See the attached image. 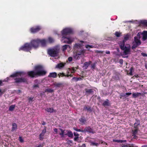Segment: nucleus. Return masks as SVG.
I'll use <instances>...</instances> for the list:
<instances>
[{"instance_id": "27", "label": "nucleus", "mask_w": 147, "mask_h": 147, "mask_svg": "<svg viewBox=\"0 0 147 147\" xmlns=\"http://www.w3.org/2000/svg\"><path fill=\"white\" fill-rule=\"evenodd\" d=\"M17 128V125L16 123H14L12 124V127L11 131H15Z\"/></svg>"}, {"instance_id": "62", "label": "nucleus", "mask_w": 147, "mask_h": 147, "mask_svg": "<svg viewBox=\"0 0 147 147\" xmlns=\"http://www.w3.org/2000/svg\"><path fill=\"white\" fill-rule=\"evenodd\" d=\"M134 70V68L132 67H131L130 69V71H131V72H133V71Z\"/></svg>"}, {"instance_id": "41", "label": "nucleus", "mask_w": 147, "mask_h": 147, "mask_svg": "<svg viewBox=\"0 0 147 147\" xmlns=\"http://www.w3.org/2000/svg\"><path fill=\"white\" fill-rule=\"evenodd\" d=\"M121 33L118 32H116L115 33V36L117 37H119L120 36Z\"/></svg>"}, {"instance_id": "58", "label": "nucleus", "mask_w": 147, "mask_h": 147, "mask_svg": "<svg viewBox=\"0 0 147 147\" xmlns=\"http://www.w3.org/2000/svg\"><path fill=\"white\" fill-rule=\"evenodd\" d=\"M79 138V137H75L74 138V140L75 141H76Z\"/></svg>"}, {"instance_id": "32", "label": "nucleus", "mask_w": 147, "mask_h": 147, "mask_svg": "<svg viewBox=\"0 0 147 147\" xmlns=\"http://www.w3.org/2000/svg\"><path fill=\"white\" fill-rule=\"evenodd\" d=\"M53 92L54 90L51 88L46 89L45 91V92H48L49 93H52Z\"/></svg>"}, {"instance_id": "50", "label": "nucleus", "mask_w": 147, "mask_h": 147, "mask_svg": "<svg viewBox=\"0 0 147 147\" xmlns=\"http://www.w3.org/2000/svg\"><path fill=\"white\" fill-rule=\"evenodd\" d=\"M74 136L75 137H79V134L76 132H74Z\"/></svg>"}, {"instance_id": "23", "label": "nucleus", "mask_w": 147, "mask_h": 147, "mask_svg": "<svg viewBox=\"0 0 147 147\" xmlns=\"http://www.w3.org/2000/svg\"><path fill=\"white\" fill-rule=\"evenodd\" d=\"M125 42L123 40V41L119 43V45L120 49H123V48L125 47Z\"/></svg>"}, {"instance_id": "20", "label": "nucleus", "mask_w": 147, "mask_h": 147, "mask_svg": "<svg viewBox=\"0 0 147 147\" xmlns=\"http://www.w3.org/2000/svg\"><path fill=\"white\" fill-rule=\"evenodd\" d=\"M65 63H58L56 65L55 68L61 69L63 68L65 66Z\"/></svg>"}, {"instance_id": "2", "label": "nucleus", "mask_w": 147, "mask_h": 147, "mask_svg": "<svg viewBox=\"0 0 147 147\" xmlns=\"http://www.w3.org/2000/svg\"><path fill=\"white\" fill-rule=\"evenodd\" d=\"M73 31L71 29L69 28H65L61 32L62 35L63 36L62 37L63 42L66 43L70 44L72 41L70 37H66L68 35L72 33Z\"/></svg>"}, {"instance_id": "55", "label": "nucleus", "mask_w": 147, "mask_h": 147, "mask_svg": "<svg viewBox=\"0 0 147 147\" xmlns=\"http://www.w3.org/2000/svg\"><path fill=\"white\" fill-rule=\"evenodd\" d=\"M119 63L121 64H122L123 63V60L122 59H121L119 61Z\"/></svg>"}, {"instance_id": "56", "label": "nucleus", "mask_w": 147, "mask_h": 147, "mask_svg": "<svg viewBox=\"0 0 147 147\" xmlns=\"http://www.w3.org/2000/svg\"><path fill=\"white\" fill-rule=\"evenodd\" d=\"M66 77H68L69 76H70L71 77H72L73 76V75L72 74H67L66 75Z\"/></svg>"}, {"instance_id": "9", "label": "nucleus", "mask_w": 147, "mask_h": 147, "mask_svg": "<svg viewBox=\"0 0 147 147\" xmlns=\"http://www.w3.org/2000/svg\"><path fill=\"white\" fill-rule=\"evenodd\" d=\"M131 49L130 46L129 45H127L125 47L123 48V49H121L123 51V53L124 55H126L129 54L130 52Z\"/></svg>"}, {"instance_id": "59", "label": "nucleus", "mask_w": 147, "mask_h": 147, "mask_svg": "<svg viewBox=\"0 0 147 147\" xmlns=\"http://www.w3.org/2000/svg\"><path fill=\"white\" fill-rule=\"evenodd\" d=\"M131 92H128V93H125V95H127V96H129L130 95H131Z\"/></svg>"}, {"instance_id": "1", "label": "nucleus", "mask_w": 147, "mask_h": 147, "mask_svg": "<svg viewBox=\"0 0 147 147\" xmlns=\"http://www.w3.org/2000/svg\"><path fill=\"white\" fill-rule=\"evenodd\" d=\"M42 66L38 65L35 66L34 70L28 71L27 73L28 75L31 78H36L38 77L44 76L46 75L47 72L43 70Z\"/></svg>"}, {"instance_id": "29", "label": "nucleus", "mask_w": 147, "mask_h": 147, "mask_svg": "<svg viewBox=\"0 0 147 147\" xmlns=\"http://www.w3.org/2000/svg\"><path fill=\"white\" fill-rule=\"evenodd\" d=\"M85 91L86 93H88V94L92 93L93 92V91L92 89H85Z\"/></svg>"}, {"instance_id": "31", "label": "nucleus", "mask_w": 147, "mask_h": 147, "mask_svg": "<svg viewBox=\"0 0 147 147\" xmlns=\"http://www.w3.org/2000/svg\"><path fill=\"white\" fill-rule=\"evenodd\" d=\"M63 85V84L61 83H57L55 82L54 83V85L57 87H60L62 86Z\"/></svg>"}, {"instance_id": "37", "label": "nucleus", "mask_w": 147, "mask_h": 147, "mask_svg": "<svg viewBox=\"0 0 147 147\" xmlns=\"http://www.w3.org/2000/svg\"><path fill=\"white\" fill-rule=\"evenodd\" d=\"M141 23L145 26H147V20H142L141 21Z\"/></svg>"}, {"instance_id": "36", "label": "nucleus", "mask_w": 147, "mask_h": 147, "mask_svg": "<svg viewBox=\"0 0 147 147\" xmlns=\"http://www.w3.org/2000/svg\"><path fill=\"white\" fill-rule=\"evenodd\" d=\"M73 129L77 131L81 132H84V130L83 129H78L75 127H74Z\"/></svg>"}, {"instance_id": "5", "label": "nucleus", "mask_w": 147, "mask_h": 147, "mask_svg": "<svg viewBox=\"0 0 147 147\" xmlns=\"http://www.w3.org/2000/svg\"><path fill=\"white\" fill-rule=\"evenodd\" d=\"M48 54L51 57H57L59 53V49L57 48L50 49H48Z\"/></svg>"}, {"instance_id": "10", "label": "nucleus", "mask_w": 147, "mask_h": 147, "mask_svg": "<svg viewBox=\"0 0 147 147\" xmlns=\"http://www.w3.org/2000/svg\"><path fill=\"white\" fill-rule=\"evenodd\" d=\"M41 29V28L40 26H36L31 28L30 29V31L31 33H35L38 32Z\"/></svg>"}, {"instance_id": "54", "label": "nucleus", "mask_w": 147, "mask_h": 147, "mask_svg": "<svg viewBox=\"0 0 147 147\" xmlns=\"http://www.w3.org/2000/svg\"><path fill=\"white\" fill-rule=\"evenodd\" d=\"M61 77H63V76H65V77H66V75L65 74L63 73H61Z\"/></svg>"}, {"instance_id": "26", "label": "nucleus", "mask_w": 147, "mask_h": 147, "mask_svg": "<svg viewBox=\"0 0 147 147\" xmlns=\"http://www.w3.org/2000/svg\"><path fill=\"white\" fill-rule=\"evenodd\" d=\"M109 100L108 99H107L103 103L102 105L104 107L105 106H109Z\"/></svg>"}, {"instance_id": "47", "label": "nucleus", "mask_w": 147, "mask_h": 147, "mask_svg": "<svg viewBox=\"0 0 147 147\" xmlns=\"http://www.w3.org/2000/svg\"><path fill=\"white\" fill-rule=\"evenodd\" d=\"M19 140L20 142L22 143L23 142H24V140L23 138H22V137L20 136L19 137Z\"/></svg>"}, {"instance_id": "45", "label": "nucleus", "mask_w": 147, "mask_h": 147, "mask_svg": "<svg viewBox=\"0 0 147 147\" xmlns=\"http://www.w3.org/2000/svg\"><path fill=\"white\" fill-rule=\"evenodd\" d=\"M48 40L49 41L50 43H52L54 42L53 39L51 37H49L48 38Z\"/></svg>"}, {"instance_id": "53", "label": "nucleus", "mask_w": 147, "mask_h": 147, "mask_svg": "<svg viewBox=\"0 0 147 147\" xmlns=\"http://www.w3.org/2000/svg\"><path fill=\"white\" fill-rule=\"evenodd\" d=\"M68 60L69 61H71L72 60V58L71 57H69L68 59Z\"/></svg>"}, {"instance_id": "60", "label": "nucleus", "mask_w": 147, "mask_h": 147, "mask_svg": "<svg viewBox=\"0 0 147 147\" xmlns=\"http://www.w3.org/2000/svg\"><path fill=\"white\" fill-rule=\"evenodd\" d=\"M57 129L56 128H55L54 129V131L56 133H57Z\"/></svg>"}, {"instance_id": "3", "label": "nucleus", "mask_w": 147, "mask_h": 147, "mask_svg": "<svg viewBox=\"0 0 147 147\" xmlns=\"http://www.w3.org/2000/svg\"><path fill=\"white\" fill-rule=\"evenodd\" d=\"M82 46L80 43H76L74 45V48L76 51L74 57L78 59L80 58L79 55H84L85 52L84 50L82 48Z\"/></svg>"}, {"instance_id": "44", "label": "nucleus", "mask_w": 147, "mask_h": 147, "mask_svg": "<svg viewBox=\"0 0 147 147\" xmlns=\"http://www.w3.org/2000/svg\"><path fill=\"white\" fill-rule=\"evenodd\" d=\"M113 141L114 142L121 143V140H113Z\"/></svg>"}, {"instance_id": "15", "label": "nucleus", "mask_w": 147, "mask_h": 147, "mask_svg": "<svg viewBox=\"0 0 147 147\" xmlns=\"http://www.w3.org/2000/svg\"><path fill=\"white\" fill-rule=\"evenodd\" d=\"M83 130L84 132H88L89 133H94L92 129L89 126L85 127Z\"/></svg>"}, {"instance_id": "22", "label": "nucleus", "mask_w": 147, "mask_h": 147, "mask_svg": "<svg viewBox=\"0 0 147 147\" xmlns=\"http://www.w3.org/2000/svg\"><path fill=\"white\" fill-rule=\"evenodd\" d=\"M45 110L47 111L48 112L52 113L53 112L55 113L56 111L54 110L53 108H47L45 109Z\"/></svg>"}, {"instance_id": "24", "label": "nucleus", "mask_w": 147, "mask_h": 147, "mask_svg": "<svg viewBox=\"0 0 147 147\" xmlns=\"http://www.w3.org/2000/svg\"><path fill=\"white\" fill-rule=\"evenodd\" d=\"M140 121L139 120L136 119V122L134 124V127L135 128H138V126L140 125Z\"/></svg>"}, {"instance_id": "43", "label": "nucleus", "mask_w": 147, "mask_h": 147, "mask_svg": "<svg viewBox=\"0 0 147 147\" xmlns=\"http://www.w3.org/2000/svg\"><path fill=\"white\" fill-rule=\"evenodd\" d=\"M77 69V68L75 67H73L72 70L71 71V73H75L76 71V69Z\"/></svg>"}, {"instance_id": "4", "label": "nucleus", "mask_w": 147, "mask_h": 147, "mask_svg": "<svg viewBox=\"0 0 147 147\" xmlns=\"http://www.w3.org/2000/svg\"><path fill=\"white\" fill-rule=\"evenodd\" d=\"M59 129L61 132L59 133V135L61 136V138L64 137L65 135L67 136L68 137L71 138L73 137V133L71 130H63L61 128Z\"/></svg>"}, {"instance_id": "8", "label": "nucleus", "mask_w": 147, "mask_h": 147, "mask_svg": "<svg viewBox=\"0 0 147 147\" xmlns=\"http://www.w3.org/2000/svg\"><path fill=\"white\" fill-rule=\"evenodd\" d=\"M39 41L38 39H33L31 40L29 44L31 45V48L36 49L38 48L39 47Z\"/></svg>"}, {"instance_id": "17", "label": "nucleus", "mask_w": 147, "mask_h": 147, "mask_svg": "<svg viewBox=\"0 0 147 147\" xmlns=\"http://www.w3.org/2000/svg\"><path fill=\"white\" fill-rule=\"evenodd\" d=\"M39 41V44L40 43L42 47H45L46 45V41L45 39L40 40L38 39Z\"/></svg>"}, {"instance_id": "16", "label": "nucleus", "mask_w": 147, "mask_h": 147, "mask_svg": "<svg viewBox=\"0 0 147 147\" xmlns=\"http://www.w3.org/2000/svg\"><path fill=\"white\" fill-rule=\"evenodd\" d=\"M92 63V62L91 61L85 62L84 64L83 67H84L85 69H87L88 66L91 64Z\"/></svg>"}, {"instance_id": "57", "label": "nucleus", "mask_w": 147, "mask_h": 147, "mask_svg": "<svg viewBox=\"0 0 147 147\" xmlns=\"http://www.w3.org/2000/svg\"><path fill=\"white\" fill-rule=\"evenodd\" d=\"M73 141L72 140H69L67 141V143L68 144H72L73 143Z\"/></svg>"}, {"instance_id": "52", "label": "nucleus", "mask_w": 147, "mask_h": 147, "mask_svg": "<svg viewBox=\"0 0 147 147\" xmlns=\"http://www.w3.org/2000/svg\"><path fill=\"white\" fill-rule=\"evenodd\" d=\"M125 96V94L121 93L120 94V98H121V97L124 96Z\"/></svg>"}, {"instance_id": "49", "label": "nucleus", "mask_w": 147, "mask_h": 147, "mask_svg": "<svg viewBox=\"0 0 147 147\" xmlns=\"http://www.w3.org/2000/svg\"><path fill=\"white\" fill-rule=\"evenodd\" d=\"M43 145L42 144H40L38 145H36L35 147H43Z\"/></svg>"}, {"instance_id": "39", "label": "nucleus", "mask_w": 147, "mask_h": 147, "mask_svg": "<svg viewBox=\"0 0 147 147\" xmlns=\"http://www.w3.org/2000/svg\"><path fill=\"white\" fill-rule=\"evenodd\" d=\"M71 82H77L78 81V77H73L71 79Z\"/></svg>"}, {"instance_id": "21", "label": "nucleus", "mask_w": 147, "mask_h": 147, "mask_svg": "<svg viewBox=\"0 0 147 147\" xmlns=\"http://www.w3.org/2000/svg\"><path fill=\"white\" fill-rule=\"evenodd\" d=\"M142 40L143 41H145L147 38V31H144L142 33Z\"/></svg>"}, {"instance_id": "38", "label": "nucleus", "mask_w": 147, "mask_h": 147, "mask_svg": "<svg viewBox=\"0 0 147 147\" xmlns=\"http://www.w3.org/2000/svg\"><path fill=\"white\" fill-rule=\"evenodd\" d=\"M130 144H121V147H130Z\"/></svg>"}, {"instance_id": "42", "label": "nucleus", "mask_w": 147, "mask_h": 147, "mask_svg": "<svg viewBox=\"0 0 147 147\" xmlns=\"http://www.w3.org/2000/svg\"><path fill=\"white\" fill-rule=\"evenodd\" d=\"M91 68L92 69H95L96 68V63H94L91 65Z\"/></svg>"}, {"instance_id": "35", "label": "nucleus", "mask_w": 147, "mask_h": 147, "mask_svg": "<svg viewBox=\"0 0 147 147\" xmlns=\"http://www.w3.org/2000/svg\"><path fill=\"white\" fill-rule=\"evenodd\" d=\"M129 35L128 34H127L125 35L124 36V38L123 40V41L126 42L127 40L129 39Z\"/></svg>"}, {"instance_id": "7", "label": "nucleus", "mask_w": 147, "mask_h": 147, "mask_svg": "<svg viewBox=\"0 0 147 147\" xmlns=\"http://www.w3.org/2000/svg\"><path fill=\"white\" fill-rule=\"evenodd\" d=\"M140 38H138L137 36L134 37V42H133V45L131 47V49H135L138 46H139L141 44V42L140 40Z\"/></svg>"}, {"instance_id": "48", "label": "nucleus", "mask_w": 147, "mask_h": 147, "mask_svg": "<svg viewBox=\"0 0 147 147\" xmlns=\"http://www.w3.org/2000/svg\"><path fill=\"white\" fill-rule=\"evenodd\" d=\"M143 57H147V54L144 53H141Z\"/></svg>"}, {"instance_id": "12", "label": "nucleus", "mask_w": 147, "mask_h": 147, "mask_svg": "<svg viewBox=\"0 0 147 147\" xmlns=\"http://www.w3.org/2000/svg\"><path fill=\"white\" fill-rule=\"evenodd\" d=\"M26 74V73L24 71H17L11 75L10 77H18V76H23Z\"/></svg>"}, {"instance_id": "40", "label": "nucleus", "mask_w": 147, "mask_h": 147, "mask_svg": "<svg viewBox=\"0 0 147 147\" xmlns=\"http://www.w3.org/2000/svg\"><path fill=\"white\" fill-rule=\"evenodd\" d=\"M99 144V143H97L96 142H91V145L93 146H98Z\"/></svg>"}, {"instance_id": "18", "label": "nucleus", "mask_w": 147, "mask_h": 147, "mask_svg": "<svg viewBox=\"0 0 147 147\" xmlns=\"http://www.w3.org/2000/svg\"><path fill=\"white\" fill-rule=\"evenodd\" d=\"M57 74L56 72L50 73L48 76L49 78H56L57 77Z\"/></svg>"}, {"instance_id": "63", "label": "nucleus", "mask_w": 147, "mask_h": 147, "mask_svg": "<svg viewBox=\"0 0 147 147\" xmlns=\"http://www.w3.org/2000/svg\"><path fill=\"white\" fill-rule=\"evenodd\" d=\"M132 136H133V138L134 139H137L138 138V137L136 136V135H132Z\"/></svg>"}, {"instance_id": "6", "label": "nucleus", "mask_w": 147, "mask_h": 147, "mask_svg": "<svg viewBox=\"0 0 147 147\" xmlns=\"http://www.w3.org/2000/svg\"><path fill=\"white\" fill-rule=\"evenodd\" d=\"M32 49L31 45L28 43H25L19 49V51L22 50L26 52H28Z\"/></svg>"}, {"instance_id": "51", "label": "nucleus", "mask_w": 147, "mask_h": 147, "mask_svg": "<svg viewBox=\"0 0 147 147\" xmlns=\"http://www.w3.org/2000/svg\"><path fill=\"white\" fill-rule=\"evenodd\" d=\"M130 147H138L135 144H130Z\"/></svg>"}, {"instance_id": "11", "label": "nucleus", "mask_w": 147, "mask_h": 147, "mask_svg": "<svg viewBox=\"0 0 147 147\" xmlns=\"http://www.w3.org/2000/svg\"><path fill=\"white\" fill-rule=\"evenodd\" d=\"M14 80H15V82L16 83H26L27 82V79L23 78H16Z\"/></svg>"}, {"instance_id": "46", "label": "nucleus", "mask_w": 147, "mask_h": 147, "mask_svg": "<svg viewBox=\"0 0 147 147\" xmlns=\"http://www.w3.org/2000/svg\"><path fill=\"white\" fill-rule=\"evenodd\" d=\"M99 144L101 143L102 144H106V145H107V143H106V142H105L104 141L102 140H100L99 141Z\"/></svg>"}, {"instance_id": "33", "label": "nucleus", "mask_w": 147, "mask_h": 147, "mask_svg": "<svg viewBox=\"0 0 147 147\" xmlns=\"http://www.w3.org/2000/svg\"><path fill=\"white\" fill-rule=\"evenodd\" d=\"M96 45H87L85 47L86 48H88V47H90V48H96Z\"/></svg>"}, {"instance_id": "28", "label": "nucleus", "mask_w": 147, "mask_h": 147, "mask_svg": "<svg viewBox=\"0 0 147 147\" xmlns=\"http://www.w3.org/2000/svg\"><path fill=\"white\" fill-rule=\"evenodd\" d=\"M70 48V46L68 45H65L62 47V51H65L67 48Z\"/></svg>"}, {"instance_id": "25", "label": "nucleus", "mask_w": 147, "mask_h": 147, "mask_svg": "<svg viewBox=\"0 0 147 147\" xmlns=\"http://www.w3.org/2000/svg\"><path fill=\"white\" fill-rule=\"evenodd\" d=\"M84 110H87V111L90 112H91L92 111V110L91 107L89 106H85L84 109Z\"/></svg>"}, {"instance_id": "30", "label": "nucleus", "mask_w": 147, "mask_h": 147, "mask_svg": "<svg viewBox=\"0 0 147 147\" xmlns=\"http://www.w3.org/2000/svg\"><path fill=\"white\" fill-rule=\"evenodd\" d=\"M135 129L132 130V135H135L137 134L138 128H135Z\"/></svg>"}, {"instance_id": "61", "label": "nucleus", "mask_w": 147, "mask_h": 147, "mask_svg": "<svg viewBox=\"0 0 147 147\" xmlns=\"http://www.w3.org/2000/svg\"><path fill=\"white\" fill-rule=\"evenodd\" d=\"M33 98H32V97L29 98H28V100H29V101L30 102V101H32V100H33Z\"/></svg>"}, {"instance_id": "14", "label": "nucleus", "mask_w": 147, "mask_h": 147, "mask_svg": "<svg viewBox=\"0 0 147 147\" xmlns=\"http://www.w3.org/2000/svg\"><path fill=\"white\" fill-rule=\"evenodd\" d=\"M80 123L82 125L84 124L86 122V119L84 116L82 117L79 120Z\"/></svg>"}, {"instance_id": "19", "label": "nucleus", "mask_w": 147, "mask_h": 147, "mask_svg": "<svg viewBox=\"0 0 147 147\" xmlns=\"http://www.w3.org/2000/svg\"><path fill=\"white\" fill-rule=\"evenodd\" d=\"M141 94L140 92H133L132 93L133 98H136L140 96L141 95Z\"/></svg>"}, {"instance_id": "13", "label": "nucleus", "mask_w": 147, "mask_h": 147, "mask_svg": "<svg viewBox=\"0 0 147 147\" xmlns=\"http://www.w3.org/2000/svg\"><path fill=\"white\" fill-rule=\"evenodd\" d=\"M46 127H45L44 129L42 131L41 133L40 134L39 136V139L40 140L43 139V136L46 131Z\"/></svg>"}, {"instance_id": "34", "label": "nucleus", "mask_w": 147, "mask_h": 147, "mask_svg": "<svg viewBox=\"0 0 147 147\" xmlns=\"http://www.w3.org/2000/svg\"><path fill=\"white\" fill-rule=\"evenodd\" d=\"M15 106L14 105H12L10 106L9 108V110L10 111H13L15 108Z\"/></svg>"}, {"instance_id": "64", "label": "nucleus", "mask_w": 147, "mask_h": 147, "mask_svg": "<svg viewBox=\"0 0 147 147\" xmlns=\"http://www.w3.org/2000/svg\"><path fill=\"white\" fill-rule=\"evenodd\" d=\"M79 147H86V144H83L81 146H80Z\"/></svg>"}]
</instances>
